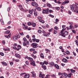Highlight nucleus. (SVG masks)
Returning <instances> with one entry per match:
<instances>
[{
	"label": "nucleus",
	"mask_w": 78,
	"mask_h": 78,
	"mask_svg": "<svg viewBox=\"0 0 78 78\" xmlns=\"http://www.w3.org/2000/svg\"><path fill=\"white\" fill-rule=\"evenodd\" d=\"M34 14L35 16H37V12L36 11L34 12Z\"/></svg>",
	"instance_id": "cd10ccee"
},
{
	"label": "nucleus",
	"mask_w": 78,
	"mask_h": 78,
	"mask_svg": "<svg viewBox=\"0 0 78 78\" xmlns=\"http://www.w3.org/2000/svg\"><path fill=\"white\" fill-rule=\"evenodd\" d=\"M43 63L44 64H45L46 65H47L48 64V62H46V61H44Z\"/></svg>",
	"instance_id": "4c0bfd02"
},
{
	"label": "nucleus",
	"mask_w": 78,
	"mask_h": 78,
	"mask_svg": "<svg viewBox=\"0 0 78 78\" xmlns=\"http://www.w3.org/2000/svg\"><path fill=\"white\" fill-rule=\"evenodd\" d=\"M43 11H44V12H45L46 14H48V11L47 10H45V9H43Z\"/></svg>",
	"instance_id": "412c9836"
},
{
	"label": "nucleus",
	"mask_w": 78,
	"mask_h": 78,
	"mask_svg": "<svg viewBox=\"0 0 78 78\" xmlns=\"http://www.w3.org/2000/svg\"><path fill=\"white\" fill-rule=\"evenodd\" d=\"M36 9H37L38 11H41V9L39 7H36Z\"/></svg>",
	"instance_id": "aec40b11"
},
{
	"label": "nucleus",
	"mask_w": 78,
	"mask_h": 78,
	"mask_svg": "<svg viewBox=\"0 0 78 78\" xmlns=\"http://www.w3.org/2000/svg\"><path fill=\"white\" fill-rule=\"evenodd\" d=\"M78 25H74V27H75V28H77V27H78Z\"/></svg>",
	"instance_id": "69168bd1"
},
{
	"label": "nucleus",
	"mask_w": 78,
	"mask_h": 78,
	"mask_svg": "<svg viewBox=\"0 0 78 78\" xmlns=\"http://www.w3.org/2000/svg\"><path fill=\"white\" fill-rule=\"evenodd\" d=\"M62 61L64 62H68V61L66 58H64L62 59Z\"/></svg>",
	"instance_id": "1a4fd4ad"
},
{
	"label": "nucleus",
	"mask_w": 78,
	"mask_h": 78,
	"mask_svg": "<svg viewBox=\"0 0 78 78\" xmlns=\"http://www.w3.org/2000/svg\"><path fill=\"white\" fill-rule=\"evenodd\" d=\"M10 9H11V7H9L8 8V10H7L9 12V11L10 10Z\"/></svg>",
	"instance_id": "e2e57ef3"
},
{
	"label": "nucleus",
	"mask_w": 78,
	"mask_h": 78,
	"mask_svg": "<svg viewBox=\"0 0 78 78\" xmlns=\"http://www.w3.org/2000/svg\"><path fill=\"white\" fill-rule=\"evenodd\" d=\"M23 40L24 42H27V40L25 37L23 38Z\"/></svg>",
	"instance_id": "58836bf2"
},
{
	"label": "nucleus",
	"mask_w": 78,
	"mask_h": 78,
	"mask_svg": "<svg viewBox=\"0 0 78 78\" xmlns=\"http://www.w3.org/2000/svg\"><path fill=\"white\" fill-rule=\"evenodd\" d=\"M66 30V28H63L62 29V31H64V30Z\"/></svg>",
	"instance_id": "4d7b16f0"
},
{
	"label": "nucleus",
	"mask_w": 78,
	"mask_h": 78,
	"mask_svg": "<svg viewBox=\"0 0 78 78\" xmlns=\"http://www.w3.org/2000/svg\"><path fill=\"white\" fill-rule=\"evenodd\" d=\"M38 33H42V32L41 31V30H38Z\"/></svg>",
	"instance_id": "8fccbe9b"
},
{
	"label": "nucleus",
	"mask_w": 78,
	"mask_h": 78,
	"mask_svg": "<svg viewBox=\"0 0 78 78\" xmlns=\"http://www.w3.org/2000/svg\"><path fill=\"white\" fill-rule=\"evenodd\" d=\"M11 34H9L8 36H7V35L5 36V37H6V38H10V37H11Z\"/></svg>",
	"instance_id": "9d476101"
},
{
	"label": "nucleus",
	"mask_w": 78,
	"mask_h": 78,
	"mask_svg": "<svg viewBox=\"0 0 78 78\" xmlns=\"http://www.w3.org/2000/svg\"><path fill=\"white\" fill-rule=\"evenodd\" d=\"M2 44H5V41H2Z\"/></svg>",
	"instance_id": "338daca9"
},
{
	"label": "nucleus",
	"mask_w": 78,
	"mask_h": 78,
	"mask_svg": "<svg viewBox=\"0 0 78 78\" xmlns=\"http://www.w3.org/2000/svg\"><path fill=\"white\" fill-rule=\"evenodd\" d=\"M26 45H30L29 41H27L26 42Z\"/></svg>",
	"instance_id": "5fc2aeb1"
},
{
	"label": "nucleus",
	"mask_w": 78,
	"mask_h": 78,
	"mask_svg": "<svg viewBox=\"0 0 78 78\" xmlns=\"http://www.w3.org/2000/svg\"><path fill=\"white\" fill-rule=\"evenodd\" d=\"M32 62L30 63V64H31V65L33 63H35V62L33 60H32Z\"/></svg>",
	"instance_id": "603ef678"
},
{
	"label": "nucleus",
	"mask_w": 78,
	"mask_h": 78,
	"mask_svg": "<svg viewBox=\"0 0 78 78\" xmlns=\"http://www.w3.org/2000/svg\"><path fill=\"white\" fill-rule=\"evenodd\" d=\"M47 6L49 8L51 7V5L49 3H47Z\"/></svg>",
	"instance_id": "5701e85b"
},
{
	"label": "nucleus",
	"mask_w": 78,
	"mask_h": 78,
	"mask_svg": "<svg viewBox=\"0 0 78 78\" xmlns=\"http://www.w3.org/2000/svg\"><path fill=\"white\" fill-rule=\"evenodd\" d=\"M38 20H39V22H41V20L42 19V18L41 17V16H39L38 17Z\"/></svg>",
	"instance_id": "f3484780"
},
{
	"label": "nucleus",
	"mask_w": 78,
	"mask_h": 78,
	"mask_svg": "<svg viewBox=\"0 0 78 78\" xmlns=\"http://www.w3.org/2000/svg\"><path fill=\"white\" fill-rule=\"evenodd\" d=\"M35 41L36 42H39V41H40V40H39V39L37 40L36 39V40Z\"/></svg>",
	"instance_id": "864d4df0"
},
{
	"label": "nucleus",
	"mask_w": 78,
	"mask_h": 78,
	"mask_svg": "<svg viewBox=\"0 0 78 78\" xmlns=\"http://www.w3.org/2000/svg\"><path fill=\"white\" fill-rule=\"evenodd\" d=\"M60 9V8H59V7H57L55 8V9L56 10H59Z\"/></svg>",
	"instance_id": "13d9d810"
},
{
	"label": "nucleus",
	"mask_w": 78,
	"mask_h": 78,
	"mask_svg": "<svg viewBox=\"0 0 78 78\" xmlns=\"http://www.w3.org/2000/svg\"><path fill=\"white\" fill-rule=\"evenodd\" d=\"M70 71L72 72V73H75V72H76V70H73V69H70Z\"/></svg>",
	"instance_id": "b1692460"
},
{
	"label": "nucleus",
	"mask_w": 78,
	"mask_h": 78,
	"mask_svg": "<svg viewBox=\"0 0 78 78\" xmlns=\"http://www.w3.org/2000/svg\"><path fill=\"white\" fill-rule=\"evenodd\" d=\"M23 46H27V43L26 42H24L23 43Z\"/></svg>",
	"instance_id": "f704fd0d"
},
{
	"label": "nucleus",
	"mask_w": 78,
	"mask_h": 78,
	"mask_svg": "<svg viewBox=\"0 0 78 78\" xmlns=\"http://www.w3.org/2000/svg\"><path fill=\"white\" fill-rule=\"evenodd\" d=\"M67 76L68 77V78H71V73L67 75Z\"/></svg>",
	"instance_id": "c85d7f7f"
},
{
	"label": "nucleus",
	"mask_w": 78,
	"mask_h": 78,
	"mask_svg": "<svg viewBox=\"0 0 78 78\" xmlns=\"http://www.w3.org/2000/svg\"><path fill=\"white\" fill-rule=\"evenodd\" d=\"M27 24L29 26H30V25H32V23H31L30 22H29Z\"/></svg>",
	"instance_id": "e433bc0d"
},
{
	"label": "nucleus",
	"mask_w": 78,
	"mask_h": 78,
	"mask_svg": "<svg viewBox=\"0 0 78 78\" xmlns=\"http://www.w3.org/2000/svg\"><path fill=\"white\" fill-rule=\"evenodd\" d=\"M48 64L50 65H51V66H53L55 65V64H54V62H49L48 63Z\"/></svg>",
	"instance_id": "f8f14e48"
},
{
	"label": "nucleus",
	"mask_w": 78,
	"mask_h": 78,
	"mask_svg": "<svg viewBox=\"0 0 78 78\" xmlns=\"http://www.w3.org/2000/svg\"><path fill=\"white\" fill-rule=\"evenodd\" d=\"M32 12H36V9H33L32 10Z\"/></svg>",
	"instance_id": "37998d69"
},
{
	"label": "nucleus",
	"mask_w": 78,
	"mask_h": 78,
	"mask_svg": "<svg viewBox=\"0 0 78 78\" xmlns=\"http://www.w3.org/2000/svg\"><path fill=\"white\" fill-rule=\"evenodd\" d=\"M32 27H36V23L34 22H32Z\"/></svg>",
	"instance_id": "dca6fc26"
},
{
	"label": "nucleus",
	"mask_w": 78,
	"mask_h": 78,
	"mask_svg": "<svg viewBox=\"0 0 78 78\" xmlns=\"http://www.w3.org/2000/svg\"><path fill=\"white\" fill-rule=\"evenodd\" d=\"M2 64H3L4 65H5V66H7V63L4 62H2Z\"/></svg>",
	"instance_id": "393cba45"
},
{
	"label": "nucleus",
	"mask_w": 78,
	"mask_h": 78,
	"mask_svg": "<svg viewBox=\"0 0 78 78\" xmlns=\"http://www.w3.org/2000/svg\"><path fill=\"white\" fill-rule=\"evenodd\" d=\"M72 31L73 32V33H74V34H76V31H75V30H72Z\"/></svg>",
	"instance_id": "a19ab883"
},
{
	"label": "nucleus",
	"mask_w": 78,
	"mask_h": 78,
	"mask_svg": "<svg viewBox=\"0 0 78 78\" xmlns=\"http://www.w3.org/2000/svg\"><path fill=\"white\" fill-rule=\"evenodd\" d=\"M75 42H76V44L77 45V47H78V40H75Z\"/></svg>",
	"instance_id": "72a5a7b5"
},
{
	"label": "nucleus",
	"mask_w": 78,
	"mask_h": 78,
	"mask_svg": "<svg viewBox=\"0 0 78 78\" xmlns=\"http://www.w3.org/2000/svg\"><path fill=\"white\" fill-rule=\"evenodd\" d=\"M30 51H35V49L34 48H31L30 49Z\"/></svg>",
	"instance_id": "a18cd8bd"
},
{
	"label": "nucleus",
	"mask_w": 78,
	"mask_h": 78,
	"mask_svg": "<svg viewBox=\"0 0 78 78\" xmlns=\"http://www.w3.org/2000/svg\"><path fill=\"white\" fill-rule=\"evenodd\" d=\"M44 74H42L41 73H40L39 75V77H41L42 78H44Z\"/></svg>",
	"instance_id": "20e7f679"
},
{
	"label": "nucleus",
	"mask_w": 78,
	"mask_h": 78,
	"mask_svg": "<svg viewBox=\"0 0 78 78\" xmlns=\"http://www.w3.org/2000/svg\"><path fill=\"white\" fill-rule=\"evenodd\" d=\"M31 73L32 74V76H33V77H35V78H36V73H34V72H31Z\"/></svg>",
	"instance_id": "7ed1b4c3"
},
{
	"label": "nucleus",
	"mask_w": 78,
	"mask_h": 78,
	"mask_svg": "<svg viewBox=\"0 0 78 78\" xmlns=\"http://www.w3.org/2000/svg\"><path fill=\"white\" fill-rule=\"evenodd\" d=\"M55 67H56V69H59V66H58V65L57 64H55Z\"/></svg>",
	"instance_id": "4468645a"
},
{
	"label": "nucleus",
	"mask_w": 78,
	"mask_h": 78,
	"mask_svg": "<svg viewBox=\"0 0 78 78\" xmlns=\"http://www.w3.org/2000/svg\"><path fill=\"white\" fill-rule=\"evenodd\" d=\"M0 55H1V56H4V54L3 52H1Z\"/></svg>",
	"instance_id": "3c124183"
},
{
	"label": "nucleus",
	"mask_w": 78,
	"mask_h": 78,
	"mask_svg": "<svg viewBox=\"0 0 78 78\" xmlns=\"http://www.w3.org/2000/svg\"><path fill=\"white\" fill-rule=\"evenodd\" d=\"M16 62H19V60L18 59H16L15 60Z\"/></svg>",
	"instance_id": "774afa93"
},
{
	"label": "nucleus",
	"mask_w": 78,
	"mask_h": 78,
	"mask_svg": "<svg viewBox=\"0 0 78 78\" xmlns=\"http://www.w3.org/2000/svg\"><path fill=\"white\" fill-rule=\"evenodd\" d=\"M36 40V38H34L32 39V41L33 42H35Z\"/></svg>",
	"instance_id": "de8ad7c7"
},
{
	"label": "nucleus",
	"mask_w": 78,
	"mask_h": 78,
	"mask_svg": "<svg viewBox=\"0 0 78 78\" xmlns=\"http://www.w3.org/2000/svg\"><path fill=\"white\" fill-rule=\"evenodd\" d=\"M69 1H65V4H67V3H69Z\"/></svg>",
	"instance_id": "49530a36"
},
{
	"label": "nucleus",
	"mask_w": 78,
	"mask_h": 78,
	"mask_svg": "<svg viewBox=\"0 0 78 78\" xmlns=\"http://www.w3.org/2000/svg\"><path fill=\"white\" fill-rule=\"evenodd\" d=\"M68 12L69 14H72V12L70 10L68 11Z\"/></svg>",
	"instance_id": "6e6d98bb"
},
{
	"label": "nucleus",
	"mask_w": 78,
	"mask_h": 78,
	"mask_svg": "<svg viewBox=\"0 0 78 78\" xmlns=\"http://www.w3.org/2000/svg\"><path fill=\"white\" fill-rule=\"evenodd\" d=\"M28 59H29V60H31V61H33V59L32 58H31L30 57H28Z\"/></svg>",
	"instance_id": "c03bdc74"
},
{
	"label": "nucleus",
	"mask_w": 78,
	"mask_h": 78,
	"mask_svg": "<svg viewBox=\"0 0 78 78\" xmlns=\"http://www.w3.org/2000/svg\"><path fill=\"white\" fill-rule=\"evenodd\" d=\"M40 64L41 65H42V66H44V62H40Z\"/></svg>",
	"instance_id": "052dcab7"
},
{
	"label": "nucleus",
	"mask_w": 78,
	"mask_h": 78,
	"mask_svg": "<svg viewBox=\"0 0 78 78\" xmlns=\"http://www.w3.org/2000/svg\"><path fill=\"white\" fill-rule=\"evenodd\" d=\"M66 53L67 55H70V52L69 51H66Z\"/></svg>",
	"instance_id": "a878e982"
},
{
	"label": "nucleus",
	"mask_w": 78,
	"mask_h": 78,
	"mask_svg": "<svg viewBox=\"0 0 78 78\" xmlns=\"http://www.w3.org/2000/svg\"><path fill=\"white\" fill-rule=\"evenodd\" d=\"M29 13L30 14H32V13H33V12L32 11V10H30L29 11Z\"/></svg>",
	"instance_id": "2f4dec72"
},
{
	"label": "nucleus",
	"mask_w": 78,
	"mask_h": 78,
	"mask_svg": "<svg viewBox=\"0 0 78 78\" xmlns=\"http://www.w3.org/2000/svg\"><path fill=\"white\" fill-rule=\"evenodd\" d=\"M23 29L24 30H27V29H28V26H26L23 27Z\"/></svg>",
	"instance_id": "bb28decb"
},
{
	"label": "nucleus",
	"mask_w": 78,
	"mask_h": 78,
	"mask_svg": "<svg viewBox=\"0 0 78 78\" xmlns=\"http://www.w3.org/2000/svg\"><path fill=\"white\" fill-rule=\"evenodd\" d=\"M33 66H36V65L35 63H32V64Z\"/></svg>",
	"instance_id": "bf43d9fd"
},
{
	"label": "nucleus",
	"mask_w": 78,
	"mask_h": 78,
	"mask_svg": "<svg viewBox=\"0 0 78 78\" xmlns=\"http://www.w3.org/2000/svg\"><path fill=\"white\" fill-rule=\"evenodd\" d=\"M41 21H40V22H41L42 23H44L45 21H44V20H41Z\"/></svg>",
	"instance_id": "09e8293b"
},
{
	"label": "nucleus",
	"mask_w": 78,
	"mask_h": 78,
	"mask_svg": "<svg viewBox=\"0 0 78 78\" xmlns=\"http://www.w3.org/2000/svg\"><path fill=\"white\" fill-rule=\"evenodd\" d=\"M17 48H19V49H21V48H22V47L20 46V45H18Z\"/></svg>",
	"instance_id": "c756f323"
},
{
	"label": "nucleus",
	"mask_w": 78,
	"mask_h": 78,
	"mask_svg": "<svg viewBox=\"0 0 78 78\" xmlns=\"http://www.w3.org/2000/svg\"><path fill=\"white\" fill-rule=\"evenodd\" d=\"M31 46L34 48H37V44L36 43H34L31 44Z\"/></svg>",
	"instance_id": "f257e3e1"
},
{
	"label": "nucleus",
	"mask_w": 78,
	"mask_h": 78,
	"mask_svg": "<svg viewBox=\"0 0 78 78\" xmlns=\"http://www.w3.org/2000/svg\"><path fill=\"white\" fill-rule=\"evenodd\" d=\"M41 56L42 58H44V55H43V53H41Z\"/></svg>",
	"instance_id": "473e14b6"
},
{
	"label": "nucleus",
	"mask_w": 78,
	"mask_h": 78,
	"mask_svg": "<svg viewBox=\"0 0 78 78\" xmlns=\"http://www.w3.org/2000/svg\"><path fill=\"white\" fill-rule=\"evenodd\" d=\"M61 35L62 36H63L64 37H66V36L64 35V34L63 32V31L62 30L61 31Z\"/></svg>",
	"instance_id": "423d86ee"
},
{
	"label": "nucleus",
	"mask_w": 78,
	"mask_h": 78,
	"mask_svg": "<svg viewBox=\"0 0 78 78\" xmlns=\"http://www.w3.org/2000/svg\"><path fill=\"white\" fill-rule=\"evenodd\" d=\"M63 76H64V77H65V78H67V74L66 73H64V74L63 75Z\"/></svg>",
	"instance_id": "a211bd4d"
},
{
	"label": "nucleus",
	"mask_w": 78,
	"mask_h": 78,
	"mask_svg": "<svg viewBox=\"0 0 78 78\" xmlns=\"http://www.w3.org/2000/svg\"><path fill=\"white\" fill-rule=\"evenodd\" d=\"M30 77V75L28 74H26L24 76L25 78H29Z\"/></svg>",
	"instance_id": "6e6552de"
},
{
	"label": "nucleus",
	"mask_w": 78,
	"mask_h": 78,
	"mask_svg": "<svg viewBox=\"0 0 78 78\" xmlns=\"http://www.w3.org/2000/svg\"><path fill=\"white\" fill-rule=\"evenodd\" d=\"M53 33L54 34H57V31L55 30H54Z\"/></svg>",
	"instance_id": "ea45409f"
},
{
	"label": "nucleus",
	"mask_w": 78,
	"mask_h": 78,
	"mask_svg": "<svg viewBox=\"0 0 78 78\" xmlns=\"http://www.w3.org/2000/svg\"><path fill=\"white\" fill-rule=\"evenodd\" d=\"M64 34L66 36H67V35H68V34H69V33L67 31H65L64 32Z\"/></svg>",
	"instance_id": "4be33fe9"
},
{
	"label": "nucleus",
	"mask_w": 78,
	"mask_h": 78,
	"mask_svg": "<svg viewBox=\"0 0 78 78\" xmlns=\"http://www.w3.org/2000/svg\"><path fill=\"white\" fill-rule=\"evenodd\" d=\"M11 21H9L8 23V24L9 25L10 24H11Z\"/></svg>",
	"instance_id": "680f3d73"
},
{
	"label": "nucleus",
	"mask_w": 78,
	"mask_h": 78,
	"mask_svg": "<svg viewBox=\"0 0 78 78\" xmlns=\"http://www.w3.org/2000/svg\"><path fill=\"white\" fill-rule=\"evenodd\" d=\"M54 29H55V30H58L59 29V28H58V27L56 26H55L54 27Z\"/></svg>",
	"instance_id": "7c9ffc66"
},
{
	"label": "nucleus",
	"mask_w": 78,
	"mask_h": 78,
	"mask_svg": "<svg viewBox=\"0 0 78 78\" xmlns=\"http://www.w3.org/2000/svg\"><path fill=\"white\" fill-rule=\"evenodd\" d=\"M75 28L72 25H70L69 26V29L70 30H73Z\"/></svg>",
	"instance_id": "0eeeda50"
},
{
	"label": "nucleus",
	"mask_w": 78,
	"mask_h": 78,
	"mask_svg": "<svg viewBox=\"0 0 78 78\" xmlns=\"http://www.w3.org/2000/svg\"><path fill=\"white\" fill-rule=\"evenodd\" d=\"M13 40L14 41H16V40H17V36H14L13 37Z\"/></svg>",
	"instance_id": "9b49d317"
},
{
	"label": "nucleus",
	"mask_w": 78,
	"mask_h": 78,
	"mask_svg": "<svg viewBox=\"0 0 78 78\" xmlns=\"http://www.w3.org/2000/svg\"><path fill=\"white\" fill-rule=\"evenodd\" d=\"M49 16H50V17H52V18H53L54 17V16L52 15L51 14H50L49 15Z\"/></svg>",
	"instance_id": "79ce46f5"
},
{
	"label": "nucleus",
	"mask_w": 78,
	"mask_h": 78,
	"mask_svg": "<svg viewBox=\"0 0 78 78\" xmlns=\"http://www.w3.org/2000/svg\"><path fill=\"white\" fill-rule=\"evenodd\" d=\"M42 67L43 69H44V70H45L47 69V67H46V66H45L44 65H42Z\"/></svg>",
	"instance_id": "ddd939ff"
},
{
	"label": "nucleus",
	"mask_w": 78,
	"mask_h": 78,
	"mask_svg": "<svg viewBox=\"0 0 78 78\" xmlns=\"http://www.w3.org/2000/svg\"><path fill=\"white\" fill-rule=\"evenodd\" d=\"M31 5L32 6H34L35 7L38 6V4L35 2H32L31 3Z\"/></svg>",
	"instance_id": "f03ea898"
},
{
	"label": "nucleus",
	"mask_w": 78,
	"mask_h": 78,
	"mask_svg": "<svg viewBox=\"0 0 78 78\" xmlns=\"http://www.w3.org/2000/svg\"><path fill=\"white\" fill-rule=\"evenodd\" d=\"M74 6V5H73V4L72 5H71V10H72V11H73L74 10V7H73Z\"/></svg>",
	"instance_id": "6ab92c4d"
},
{
	"label": "nucleus",
	"mask_w": 78,
	"mask_h": 78,
	"mask_svg": "<svg viewBox=\"0 0 78 78\" xmlns=\"http://www.w3.org/2000/svg\"><path fill=\"white\" fill-rule=\"evenodd\" d=\"M15 56L16 57H17L18 58H20V55H19V54H18L17 53H16L15 54Z\"/></svg>",
	"instance_id": "2eb2a0df"
},
{
	"label": "nucleus",
	"mask_w": 78,
	"mask_h": 78,
	"mask_svg": "<svg viewBox=\"0 0 78 78\" xmlns=\"http://www.w3.org/2000/svg\"><path fill=\"white\" fill-rule=\"evenodd\" d=\"M68 23L70 25H73V23H70L69 22H68Z\"/></svg>",
	"instance_id": "0e129e2a"
},
{
	"label": "nucleus",
	"mask_w": 78,
	"mask_h": 78,
	"mask_svg": "<svg viewBox=\"0 0 78 78\" xmlns=\"http://www.w3.org/2000/svg\"><path fill=\"white\" fill-rule=\"evenodd\" d=\"M20 10H21V11H23V12H27V11H28V10H26L25 9H23V8H21L20 9Z\"/></svg>",
	"instance_id": "39448f33"
},
{
	"label": "nucleus",
	"mask_w": 78,
	"mask_h": 78,
	"mask_svg": "<svg viewBox=\"0 0 78 78\" xmlns=\"http://www.w3.org/2000/svg\"><path fill=\"white\" fill-rule=\"evenodd\" d=\"M10 33V32L9 31V30H8L6 31L5 33L6 34H9V33Z\"/></svg>",
	"instance_id": "c9c22d12"
}]
</instances>
